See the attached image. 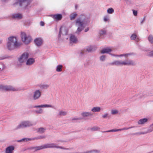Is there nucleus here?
I'll return each mask as SVG.
<instances>
[{
	"label": "nucleus",
	"instance_id": "nucleus-1",
	"mask_svg": "<svg viewBox=\"0 0 153 153\" xmlns=\"http://www.w3.org/2000/svg\"><path fill=\"white\" fill-rule=\"evenodd\" d=\"M75 22L76 25L78 27L76 33L79 34L89 22V21L85 16L82 15L75 20Z\"/></svg>",
	"mask_w": 153,
	"mask_h": 153
},
{
	"label": "nucleus",
	"instance_id": "nucleus-2",
	"mask_svg": "<svg viewBox=\"0 0 153 153\" xmlns=\"http://www.w3.org/2000/svg\"><path fill=\"white\" fill-rule=\"evenodd\" d=\"M20 45V44L17 41L16 37L12 36L8 38L7 44V48L8 50L11 51L17 48Z\"/></svg>",
	"mask_w": 153,
	"mask_h": 153
},
{
	"label": "nucleus",
	"instance_id": "nucleus-3",
	"mask_svg": "<svg viewBox=\"0 0 153 153\" xmlns=\"http://www.w3.org/2000/svg\"><path fill=\"white\" fill-rule=\"evenodd\" d=\"M36 122L33 123L28 121H23L18 125L16 127V129H18L32 126L36 125Z\"/></svg>",
	"mask_w": 153,
	"mask_h": 153
},
{
	"label": "nucleus",
	"instance_id": "nucleus-4",
	"mask_svg": "<svg viewBox=\"0 0 153 153\" xmlns=\"http://www.w3.org/2000/svg\"><path fill=\"white\" fill-rule=\"evenodd\" d=\"M21 36L22 41L25 44L30 43L31 40V37L24 32H21Z\"/></svg>",
	"mask_w": 153,
	"mask_h": 153
},
{
	"label": "nucleus",
	"instance_id": "nucleus-5",
	"mask_svg": "<svg viewBox=\"0 0 153 153\" xmlns=\"http://www.w3.org/2000/svg\"><path fill=\"white\" fill-rule=\"evenodd\" d=\"M0 90L5 91H19V88H16L10 85H0Z\"/></svg>",
	"mask_w": 153,
	"mask_h": 153
},
{
	"label": "nucleus",
	"instance_id": "nucleus-6",
	"mask_svg": "<svg viewBox=\"0 0 153 153\" xmlns=\"http://www.w3.org/2000/svg\"><path fill=\"white\" fill-rule=\"evenodd\" d=\"M45 149L56 148L63 149L68 150V148H64L62 146H57L56 144L54 143H49L44 144Z\"/></svg>",
	"mask_w": 153,
	"mask_h": 153
},
{
	"label": "nucleus",
	"instance_id": "nucleus-7",
	"mask_svg": "<svg viewBox=\"0 0 153 153\" xmlns=\"http://www.w3.org/2000/svg\"><path fill=\"white\" fill-rule=\"evenodd\" d=\"M41 93L39 90H36L33 93V100H36L38 99L41 97Z\"/></svg>",
	"mask_w": 153,
	"mask_h": 153
},
{
	"label": "nucleus",
	"instance_id": "nucleus-8",
	"mask_svg": "<svg viewBox=\"0 0 153 153\" xmlns=\"http://www.w3.org/2000/svg\"><path fill=\"white\" fill-rule=\"evenodd\" d=\"M29 56L28 54L26 52L24 53L19 59V61L20 62H23L26 61Z\"/></svg>",
	"mask_w": 153,
	"mask_h": 153
},
{
	"label": "nucleus",
	"instance_id": "nucleus-9",
	"mask_svg": "<svg viewBox=\"0 0 153 153\" xmlns=\"http://www.w3.org/2000/svg\"><path fill=\"white\" fill-rule=\"evenodd\" d=\"M96 50L94 46H90L88 47L85 49H84L81 52V54H83L85 52H90L94 51Z\"/></svg>",
	"mask_w": 153,
	"mask_h": 153
},
{
	"label": "nucleus",
	"instance_id": "nucleus-10",
	"mask_svg": "<svg viewBox=\"0 0 153 153\" xmlns=\"http://www.w3.org/2000/svg\"><path fill=\"white\" fill-rule=\"evenodd\" d=\"M110 65H115L117 66H121L124 65V61H115L109 63Z\"/></svg>",
	"mask_w": 153,
	"mask_h": 153
},
{
	"label": "nucleus",
	"instance_id": "nucleus-11",
	"mask_svg": "<svg viewBox=\"0 0 153 153\" xmlns=\"http://www.w3.org/2000/svg\"><path fill=\"white\" fill-rule=\"evenodd\" d=\"M15 149V147L10 146L7 147L5 150V153H13Z\"/></svg>",
	"mask_w": 153,
	"mask_h": 153
},
{
	"label": "nucleus",
	"instance_id": "nucleus-12",
	"mask_svg": "<svg viewBox=\"0 0 153 153\" xmlns=\"http://www.w3.org/2000/svg\"><path fill=\"white\" fill-rule=\"evenodd\" d=\"M34 42L36 46H40L42 45L43 42V40L41 38H38L35 39Z\"/></svg>",
	"mask_w": 153,
	"mask_h": 153
},
{
	"label": "nucleus",
	"instance_id": "nucleus-13",
	"mask_svg": "<svg viewBox=\"0 0 153 153\" xmlns=\"http://www.w3.org/2000/svg\"><path fill=\"white\" fill-rule=\"evenodd\" d=\"M149 120L148 118H146L140 119L137 121V123L139 125H143L147 123Z\"/></svg>",
	"mask_w": 153,
	"mask_h": 153
},
{
	"label": "nucleus",
	"instance_id": "nucleus-14",
	"mask_svg": "<svg viewBox=\"0 0 153 153\" xmlns=\"http://www.w3.org/2000/svg\"><path fill=\"white\" fill-rule=\"evenodd\" d=\"M70 43H76L77 42V39L76 37L73 35H71L70 38Z\"/></svg>",
	"mask_w": 153,
	"mask_h": 153
},
{
	"label": "nucleus",
	"instance_id": "nucleus-15",
	"mask_svg": "<svg viewBox=\"0 0 153 153\" xmlns=\"http://www.w3.org/2000/svg\"><path fill=\"white\" fill-rule=\"evenodd\" d=\"M12 18L15 19H20L22 18V15L20 13H15L13 14L12 16Z\"/></svg>",
	"mask_w": 153,
	"mask_h": 153
},
{
	"label": "nucleus",
	"instance_id": "nucleus-16",
	"mask_svg": "<svg viewBox=\"0 0 153 153\" xmlns=\"http://www.w3.org/2000/svg\"><path fill=\"white\" fill-rule=\"evenodd\" d=\"M136 63L134 61L130 60H127L125 61V65H134Z\"/></svg>",
	"mask_w": 153,
	"mask_h": 153
},
{
	"label": "nucleus",
	"instance_id": "nucleus-17",
	"mask_svg": "<svg viewBox=\"0 0 153 153\" xmlns=\"http://www.w3.org/2000/svg\"><path fill=\"white\" fill-rule=\"evenodd\" d=\"M52 17L55 19L57 20H60L62 18V16L60 14H57L52 16Z\"/></svg>",
	"mask_w": 153,
	"mask_h": 153
},
{
	"label": "nucleus",
	"instance_id": "nucleus-18",
	"mask_svg": "<svg viewBox=\"0 0 153 153\" xmlns=\"http://www.w3.org/2000/svg\"><path fill=\"white\" fill-rule=\"evenodd\" d=\"M34 108H45V107H51L53 108V106L51 105H48L47 104L42 105H35L33 106Z\"/></svg>",
	"mask_w": 153,
	"mask_h": 153
},
{
	"label": "nucleus",
	"instance_id": "nucleus-19",
	"mask_svg": "<svg viewBox=\"0 0 153 153\" xmlns=\"http://www.w3.org/2000/svg\"><path fill=\"white\" fill-rule=\"evenodd\" d=\"M81 115L82 116L84 117H89L90 116H91L93 115V114L92 113L90 112H84L82 113H81Z\"/></svg>",
	"mask_w": 153,
	"mask_h": 153
},
{
	"label": "nucleus",
	"instance_id": "nucleus-20",
	"mask_svg": "<svg viewBox=\"0 0 153 153\" xmlns=\"http://www.w3.org/2000/svg\"><path fill=\"white\" fill-rule=\"evenodd\" d=\"M35 62L34 59L33 58H30L28 59L26 62L27 65H30L33 64Z\"/></svg>",
	"mask_w": 153,
	"mask_h": 153
},
{
	"label": "nucleus",
	"instance_id": "nucleus-21",
	"mask_svg": "<svg viewBox=\"0 0 153 153\" xmlns=\"http://www.w3.org/2000/svg\"><path fill=\"white\" fill-rule=\"evenodd\" d=\"M107 30L104 28L101 29L99 31V34L100 36H104L106 34Z\"/></svg>",
	"mask_w": 153,
	"mask_h": 153
},
{
	"label": "nucleus",
	"instance_id": "nucleus-22",
	"mask_svg": "<svg viewBox=\"0 0 153 153\" xmlns=\"http://www.w3.org/2000/svg\"><path fill=\"white\" fill-rule=\"evenodd\" d=\"M111 50L108 48H105L103 49L101 51L102 53H108L111 51Z\"/></svg>",
	"mask_w": 153,
	"mask_h": 153
},
{
	"label": "nucleus",
	"instance_id": "nucleus-23",
	"mask_svg": "<svg viewBox=\"0 0 153 153\" xmlns=\"http://www.w3.org/2000/svg\"><path fill=\"white\" fill-rule=\"evenodd\" d=\"M131 40H135L136 39V41L137 42H138L140 40L139 38L137 36L136 34L135 33H134L131 35Z\"/></svg>",
	"mask_w": 153,
	"mask_h": 153
},
{
	"label": "nucleus",
	"instance_id": "nucleus-24",
	"mask_svg": "<svg viewBox=\"0 0 153 153\" xmlns=\"http://www.w3.org/2000/svg\"><path fill=\"white\" fill-rule=\"evenodd\" d=\"M101 108L99 107H94L92 108L91 110L93 112H99L100 111Z\"/></svg>",
	"mask_w": 153,
	"mask_h": 153
},
{
	"label": "nucleus",
	"instance_id": "nucleus-25",
	"mask_svg": "<svg viewBox=\"0 0 153 153\" xmlns=\"http://www.w3.org/2000/svg\"><path fill=\"white\" fill-rule=\"evenodd\" d=\"M100 150L97 149L92 150L90 151H87L86 153H100Z\"/></svg>",
	"mask_w": 153,
	"mask_h": 153
},
{
	"label": "nucleus",
	"instance_id": "nucleus-26",
	"mask_svg": "<svg viewBox=\"0 0 153 153\" xmlns=\"http://www.w3.org/2000/svg\"><path fill=\"white\" fill-rule=\"evenodd\" d=\"M46 130V129L42 127L39 128L37 129V132L40 134H42L44 133Z\"/></svg>",
	"mask_w": 153,
	"mask_h": 153
},
{
	"label": "nucleus",
	"instance_id": "nucleus-27",
	"mask_svg": "<svg viewBox=\"0 0 153 153\" xmlns=\"http://www.w3.org/2000/svg\"><path fill=\"white\" fill-rule=\"evenodd\" d=\"M67 114V111H61L59 112L58 115L59 116H65Z\"/></svg>",
	"mask_w": 153,
	"mask_h": 153
},
{
	"label": "nucleus",
	"instance_id": "nucleus-28",
	"mask_svg": "<svg viewBox=\"0 0 153 153\" xmlns=\"http://www.w3.org/2000/svg\"><path fill=\"white\" fill-rule=\"evenodd\" d=\"M39 87L42 89H47L49 87V85L48 84H42L40 85Z\"/></svg>",
	"mask_w": 153,
	"mask_h": 153
},
{
	"label": "nucleus",
	"instance_id": "nucleus-29",
	"mask_svg": "<svg viewBox=\"0 0 153 153\" xmlns=\"http://www.w3.org/2000/svg\"><path fill=\"white\" fill-rule=\"evenodd\" d=\"M29 141H30V138H24L20 140H17V142H20L22 141L27 142Z\"/></svg>",
	"mask_w": 153,
	"mask_h": 153
},
{
	"label": "nucleus",
	"instance_id": "nucleus-30",
	"mask_svg": "<svg viewBox=\"0 0 153 153\" xmlns=\"http://www.w3.org/2000/svg\"><path fill=\"white\" fill-rule=\"evenodd\" d=\"M62 67L63 66L62 65H57L56 67V71L57 72L61 71Z\"/></svg>",
	"mask_w": 153,
	"mask_h": 153
},
{
	"label": "nucleus",
	"instance_id": "nucleus-31",
	"mask_svg": "<svg viewBox=\"0 0 153 153\" xmlns=\"http://www.w3.org/2000/svg\"><path fill=\"white\" fill-rule=\"evenodd\" d=\"M77 16V14L73 13L70 15V18L71 20H74Z\"/></svg>",
	"mask_w": 153,
	"mask_h": 153
},
{
	"label": "nucleus",
	"instance_id": "nucleus-32",
	"mask_svg": "<svg viewBox=\"0 0 153 153\" xmlns=\"http://www.w3.org/2000/svg\"><path fill=\"white\" fill-rule=\"evenodd\" d=\"M100 128L97 126H94L91 128L90 130L92 131H97L99 130Z\"/></svg>",
	"mask_w": 153,
	"mask_h": 153
},
{
	"label": "nucleus",
	"instance_id": "nucleus-33",
	"mask_svg": "<svg viewBox=\"0 0 153 153\" xmlns=\"http://www.w3.org/2000/svg\"><path fill=\"white\" fill-rule=\"evenodd\" d=\"M36 146L37 148L36 150L37 151L45 149L44 144L43 145H41V146Z\"/></svg>",
	"mask_w": 153,
	"mask_h": 153
},
{
	"label": "nucleus",
	"instance_id": "nucleus-34",
	"mask_svg": "<svg viewBox=\"0 0 153 153\" xmlns=\"http://www.w3.org/2000/svg\"><path fill=\"white\" fill-rule=\"evenodd\" d=\"M153 131V123L151 125L147 130V132H150Z\"/></svg>",
	"mask_w": 153,
	"mask_h": 153
},
{
	"label": "nucleus",
	"instance_id": "nucleus-35",
	"mask_svg": "<svg viewBox=\"0 0 153 153\" xmlns=\"http://www.w3.org/2000/svg\"><path fill=\"white\" fill-rule=\"evenodd\" d=\"M114 9L112 8H109L107 10V13L109 14H112L114 12Z\"/></svg>",
	"mask_w": 153,
	"mask_h": 153
},
{
	"label": "nucleus",
	"instance_id": "nucleus-36",
	"mask_svg": "<svg viewBox=\"0 0 153 153\" xmlns=\"http://www.w3.org/2000/svg\"><path fill=\"white\" fill-rule=\"evenodd\" d=\"M124 129V128H122L121 129H112L109 130H108V131H109V132H115L116 131H120L121 130H123Z\"/></svg>",
	"mask_w": 153,
	"mask_h": 153
},
{
	"label": "nucleus",
	"instance_id": "nucleus-37",
	"mask_svg": "<svg viewBox=\"0 0 153 153\" xmlns=\"http://www.w3.org/2000/svg\"><path fill=\"white\" fill-rule=\"evenodd\" d=\"M5 68L4 65L2 63H0V71H3Z\"/></svg>",
	"mask_w": 153,
	"mask_h": 153
},
{
	"label": "nucleus",
	"instance_id": "nucleus-38",
	"mask_svg": "<svg viewBox=\"0 0 153 153\" xmlns=\"http://www.w3.org/2000/svg\"><path fill=\"white\" fill-rule=\"evenodd\" d=\"M28 150H33L34 151V152H37V151L36 150V146H34V147H28L27 149Z\"/></svg>",
	"mask_w": 153,
	"mask_h": 153
},
{
	"label": "nucleus",
	"instance_id": "nucleus-39",
	"mask_svg": "<svg viewBox=\"0 0 153 153\" xmlns=\"http://www.w3.org/2000/svg\"><path fill=\"white\" fill-rule=\"evenodd\" d=\"M148 40L150 43L153 44V36H152L150 35L148 37Z\"/></svg>",
	"mask_w": 153,
	"mask_h": 153
},
{
	"label": "nucleus",
	"instance_id": "nucleus-40",
	"mask_svg": "<svg viewBox=\"0 0 153 153\" xmlns=\"http://www.w3.org/2000/svg\"><path fill=\"white\" fill-rule=\"evenodd\" d=\"M118 113V111L116 110H112L111 111V113L112 114H115Z\"/></svg>",
	"mask_w": 153,
	"mask_h": 153
},
{
	"label": "nucleus",
	"instance_id": "nucleus-41",
	"mask_svg": "<svg viewBox=\"0 0 153 153\" xmlns=\"http://www.w3.org/2000/svg\"><path fill=\"white\" fill-rule=\"evenodd\" d=\"M35 112L37 114H42L43 112V110L42 109L40 108L39 110L35 111Z\"/></svg>",
	"mask_w": 153,
	"mask_h": 153
},
{
	"label": "nucleus",
	"instance_id": "nucleus-42",
	"mask_svg": "<svg viewBox=\"0 0 153 153\" xmlns=\"http://www.w3.org/2000/svg\"><path fill=\"white\" fill-rule=\"evenodd\" d=\"M108 114V113H106L104 114L102 116V117L103 119H105L109 117Z\"/></svg>",
	"mask_w": 153,
	"mask_h": 153
},
{
	"label": "nucleus",
	"instance_id": "nucleus-43",
	"mask_svg": "<svg viewBox=\"0 0 153 153\" xmlns=\"http://www.w3.org/2000/svg\"><path fill=\"white\" fill-rule=\"evenodd\" d=\"M109 19V17L108 16H104L103 20L105 22H106L108 21Z\"/></svg>",
	"mask_w": 153,
	"mask_h": 153
},
{
	"label": "nucleus",
	"instance_id": "nucleus-44",
	"mask_svg": "<svg viewBox=\"0 0 153 153\" xmlns=\"http://www.w3.org/2000/svg\"><path fill=\"white\" fill-rule=\"evenodd\" d=\"M105 56L104 55H102L100 57V59L102 61H103L105 60Z\"/></svg>",
	"mask_w": 153,
	"mask_h": 153
},
{
	"label": "nucleus",
	"instance_id": "nucleus-45",
	"mask_svg": "<svg viewBox=\"0 0 153 153\" xmlns=\"http://www.w3.org/2000/svg\"><path fill=\"white\" fill-rule=\"evenodd\" d=\"M111 54L113 56H124V54H122L120 55H115V54Z\"/></svg>",
	"mask_w": 153,
	"mask_h": 153
},
{
	"label": "nucleus",
	"instance_id": "nucleus-46",
	"mask_svg": "<svg viewBox=\"0 0 153 153\" xmlns=\"http://www.w3.org/2000/svg\"><path fill=\"white\" fill-rule=\"evenodd\" d=\"M125 1L128 5H129L132 2L131 0H125Z\"/></svg>",
	"mask_w": 153,
	"mask_h": 153
},
{
	"label": "nucleus",
	"instance_id": "nucleus-47",
	"mask_svg": "<svg viewBox=\"0 0 153 153\" xmlns=\"http://www.w3.org/2000/svg\"><path fill=\"white\" fill-rule=\"evenodd\" d=\"M133 14L134 16H137V11L134 10H133Z\"/></svg>",
	"mask_w": 153,
	"mask_h": 153
},
{
	"label": "nucleus",
	"instance_id": "nucleus-48",
	"mask_svg": "<svg viewBox=\"0 0 153 153\" xmlns=\"http://www.w3.org/2000/svg\"><path fill=\"white\" fill-rule=\"evenodd\" d=\"M39 139H42L45 138V136H38Z\"/></svg>",
	"mask_w": 153,
	"mask_h": 153
},
{
	"label": "nucleus",
	"instance_id": "nucleus-49",
	"mask_svg": "<svg viewBox=\"0 0 153 153\" xmlns=\"http://www.w3.org/2000/svg\"><path fill=\"white\" fill-rule=\"evenodd\" d=\"M148 55L150 56H153V51L149 52Z\"/></svg>",
	"mask_w": 153,
	"mask_h": 153
},
{
	"label": "nucleus",
	"instance_id": "nucleus-50",
	"mask_svg": "<svg viewBox=\"0 0 153 153\" xmlns=\"http://www.w3.org/2000/svg\"><path fill=\"white\" fill-rule=\"evenodd\" d=\"M61 28H60L59 29V34L58 35V37L59 38H60L61 37Z\"/></svg>",
	"mask_w": 153,
	"mask_h": 153
},
{
	"label": "nucleus",
	"instance_id": "nucleus-51",
	"mask_svg": "<svg viewBox=\"0 0 153 153\" xmlns=\"http://www.w3.org/2000/svg\"><path fill=\"white\" fill-rule=\"evenodd\" d=\"M40 24L41 26H44L45 25L44 23L42 21H41Z\"/></svg>",
	"mask_w": 153,
	"mask_h": 153
},
{
	"label": "nucleus",
	"instance_id": "nucleus-52",
	"mask_svg": "<svg viewBox=\"0 0 153 153\" xmlns=\"http://www.w3.org/2000/svg\"><path fill=\"white\" fill-rule=\"evenodd\" d=\"M9 0H1V1L4 3H7Z\"/></svg>",
	"mask_w": 153,
	"mask_h": 153
},
{
	"label": "nucleus",
	"instance_id": "nucleus-53",
	"mask_svg": "<svg viewBox=\"0 0 153 153\" xmlns=\"http://www.w3.org/2000/svg\"><path fill=\"white\" fill-rule=\"evenodd\" d=\"M89 27H88L87 28H86L85 29L84 31L85 32H87L89 30Z\"/></svg>",
	"mask_w": 153,
	"mask_h": 153
},
{
	"label": "nucleus",
	"instance_id": "nucleus-54",
	"mask_svg": "<svg viewBox=\"0 0 153 153\" xmlns=\"http://www.w3.org/2000/svg\"><path fill=\"white\" fill-rule=\"evenodd\" d=\"M57 142H67V141H66L63 140H58L57 141Z\"/></svg>",
	"mask_w": 153,
	"mask_h": 153
},
{
	"label": "nucleus",
	"instance_id": "nucleus-55",
	"mask_svg": "<svg viewBox=\"0 0 153 153\" xmlns=\"http://www.w3.org/2000/svg\"><path fill=\"white\" fill-rule=\"evenodd\" d=\"M131 54L130 53H128L125 54V57L128 56L130 55Z\"/></svg>",
	"mask_w": 153,
	"mask_h": 153
},
{
	"label": "nucleus",
	"instance_id": "nucleus-56",
	"mask_svg": "<svg viewBox=\"0 0 153 153\" xmlns=\"http://www.w3.org/2000/svg\"><path fill=\"white\" fill-rule=\"evenodd\" d=\"M145 134V133H143V132L137 133V134Z\"/></svg>",
	"mask_w": 153,
	"mask_h": 153
},
{
	"label": "nucleus",
	"instance_id": "nucleus-57",
	"mask_svg": "<svg viewBox=\"0 0 153 153\" xmlns=\"http://www.w3.org/2000/svg\"><path fill=\"white\" fill-rule=\"evenodd\" d=\"M72 120H78V119H77V118H74L72 119Z\"/></svg>",
	"mask_w": 153,
	"mask_h": 153
},
{
	"label": "nucleus",
	"instance_id": "nucleus-58",
	"mask_svg": "<svg viewBox=\"0 0 153 153\" xmlns=\"http://www.w3.org/2000/svg\"><path fill=\"white\" fill-rule=\"evenodd\" d=\"M30 138V140H35L34 137L31 138Z\"/></svg>",
	"mask_w": 153,
	"mask_h": 153
},
{
	"label": "nucleus",
	"instance_id": "nucleus-59",
	"mask_svg": "<svg viewBox=\"0 0 153 153\" xmlns=\"http://www.w3.org/2000/svg\"><path fill=\"white\" fill-rule=\"evenodd\" d=\"M34 138L35 140H39L38 136L34 137Z\"/></svg>",
	"mask_w": 153,
	"mask_h": 153
},
{
	"label": "nucleus",
	"instance_id": "nucleus-60",
	"mask_svg": "<svg viewBox=\"0 0 153 153\" xmlns=\"http://www.w3.org/2000/svg\"><path fill=\"white\" fill-rule=\"evenodd\" d=\"M102 133L109 132V131H108H108H102Z\"/></svg>",
	"mask_w": 153,
	"mask_h": 153
},
{
	"label": "nucleus",
	"instance_id": "nucleus-61",
	"mask_svg": "<svg viewBox=\"0 0 153 153\" xmlns=\"http://www.w3.org/2000/svg\"><path fill=\"white\" fill-rule=\"evenodd\" d=\"M82 119V117L77 118V119H78V120H81Z\"/></svg>",
	"mask_w": 153,
	"mask_h": 153
},
{
	"label": "nucleus",
	"instance_id": "nucleus-62",
	"mask_svg": "<svg viewBox=\"0 0 153 153\" xmlns=\"http://www.w3.org/2000/svg\"><path fill=\"white\" fill-rule=\"evenodd\" d=\"M2 42V41L1 40H0V44H1Z\"/></svg>",
	"mask_w": 153,
	"mask_h": 153
},
{
	"label": "nucleus",
	"instance_id": "nucleus-63",
	"mask_svg": "<svg viewBox=\"0 0 153 153\" xmlns=\"http://www.w3.org/2000/svg\"><path fill=\"white\" fill-rule=\"evenodd\" d=\"M4 58H0V60H2Z\"/></svg>",
	"mask_w": 153,
	"mask_h": 153
},
{
	"label": "nucleus",
	"instance_id": "nucleus-64",
	"mask_svg": "<svg viewBox=\"0 0 153 153\" xmlns=\"http://www.w3.org/2000/svg\"><path fill=\"white\" fill-rule=\"evenodd\" d=\"M139 97H141V98L142 97L141 95H140L139 96Z\"/></svg>",
	"mask_w": 153,
	"mask_h": 153
}]
</instances>
